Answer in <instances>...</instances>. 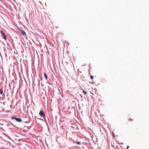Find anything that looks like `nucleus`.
Listing matches in <instances>:
<instances>
[{"mask_svg":"<svg viewBox=\"0 0 149 149\" xmlns=\"http://www.w3.org/2000/svg\"><path fill=\"white\" fill-rule=\"evenodd\" d=\"M23 44L27 43L28 44H31V42L29 39H28L27 38H22L21 40Z\"/></svg>","mask_w":149,"mask_h":149,"instance_id":"f257e3e1","label":"nucleus"},{"mask_svg":"<svg viewBox=\"0 0 149 149\" xmlns=\"http://www.w3.org/2000/svg\"><path fill=\"white\" fill-rule=\"evenodd\" d=\"M39 115L41 117L43 118L44 119H45L46 117L44 112L42 110H41L40 111Z\"/></svg>","mask_w":149,"mask_h":149,"instance_id":"f03ea898","label":"nucleus"},{"mask_svg":"<svg viewBox=\"0 0 149 149\" xmlns=\"http://www.w3.org/2000/svg\"><path fill=\"white\" fill-rule=\"evenodd\" d=\"M12 119H15L17 122H21L22 121V119L19 118H17L15 117H13L12 118Z\"/></svg>","mask_w":149,"mask_h":149,"instance_id":"7ed1b4c3","label":"nucleus"},{"mask_svg":"<svg viewBox=\"0 0 149 149\" xmlns=\"http://www.w3.org/2000/svg\"><path fill=\"white\" fill-rule=\"evenodd\" d=\"M0 33L1 35V36H3V37H6V35L3 31H1Z\"/></svg>","mask_w":149,"mask_h":149,"instance_id":"20e7f679","label":"nucleus"},{"mask_svg":"<svg viewBox=\"0 0 149 149\" xmlns=\"http://www.w3.org/2000/svg\"><path fill=\"white\" fill-rule=\"evenodd\" d=\"M3 90L2 89H0V94H2L3 96H4L5 95L4 94H3Z\"/></svg>","mask_w":149,"mask_h":149,"instance_id":"39448f33","label":"nucleus"},{"mask_svg":"<svg viewBox=\"0 0 149 149\" xmlns=\"http://www.w3.org/2000/svg\"><path fill=\"white\" fill-rule=\"evenodd\" d=\"M21 33L23 35H26V33L23 30H21Z\"/></svg>","mask_w":149,"mask_h":149,"instance_id":"423d86ee","label":"nucleus"},{"mask_svg":"<svg viewBox=\"0 0 149 149\" xmlns=\"http://www.w3.org/2000/svg\"><path fill=\"white\" fill-rule=\"evenodd\" d=\"M44 76H45V79H47V74L45 73L44 74Z\"/></svg>","mask_w":149,"mask_h":149,"instance_id":"0eeeda50","label":"nucleus"},{"mask_svg":"<svg viewBox=\"0 0 149 149\" xmlns=\"http://www.w3.org/2000/svg\"><path fill=\"white\" fill-rule=\"evenodd\" d=\"M83 92L85 95H86V92L85 91H84V90H83Z\"/></svg>","mask_w":149,"mask_h":149,"instance_id":"6e6552de","label":"nucleus"},{"mask_svg":"<svg viewBox=\"0 0 149 149\" xmlns=\"http://www.w3.org/2000/svg\"><path fill=\"white\" fill-rule=\"evenodd\" d=\"M29 39L30 40L31 42L32 41H33V40L31 38H29Z\"/></svg>","mask_w":149,"mask_h":149,"instance_id":"1a4fd4ad","label":"nucleus"},{"mask_svg":"<svg viewBox=\"0 0 149 149\" xmlns=\"http://www.w3.org/2000/svg\"><path fill=\"white\" fill-rule=\"evenodd\" d=\"M90 78L91 79H93V77L92 75H91L90 77Z\"/></svg>","mask_w":149,"mask_h":149,"instance_id":"9d476101","label":"nucleus"},{"mask_svg":"<svg viewBox=\"0 0 149 149\" xmlns=\"http://www.w3.org/2000/svg\"><path fill=\"white\" fill-rule=\"evenodd\" d=\"M29 122H30V121H29V120L28 121H26L25 122V123H29Z\"/></svg>","mask_w":149,"mask_h":149,"instance_id":"9b49d317","label":"nucleus"},{"mask_svg":"<svg viewBox=\"0 0 149 149\" xmlns=\"http://www.w3.org/2000/svg\"><path fill=\"white\" fill-rule=\"evenodd\" d=\"M77 144L78 145H80L81 144V143L79 141L77 142Z\"/></svg>","mask_w":149,"mask_h":149,"instance_id":"f8f14e48","label":"nucleus"},{"mask_svg":"<svg viewBox=\"0 0 149 149\" xmlns=\"http://www.w3.org/2000/svg\"><path fill=\"white\" fill-rule=\"evenodd\" d=\"M5 41H6L7 40V38H3Z\"/></svg>","mask_w":149,"mask_h":149,"instance_id":"ddd939ff","label":"nucleus"},{"mask_svg":"<svg viewBox=\"0 0 149 149\" xmlns=\"http://www.w3.org/2000/svg\"><path fill=\"white\" fill-rule=\"evenodd\" d=\"M130 120L131 121H132L133 120L132 119L130 118Z\"/></svg>","mask_w":149,"mask_h":149,"instance_id":"4468645a","label":"nucleus"},{"mask_svg":"<svg viewBox=\"0 0 149 149\" xmlns=\"http://www.w3.org/2000/svg\"><path fill=\"white\" fill-rule=\"evenodd\" d=\"M53 108H54V109H55V105H54H54L53 106Z\"/></svg>","mask_w":149,"mask_h":149,"instance_id":"2eb2a0df","label":"nucleus"},{"mask_svg":"<svg viewBox=\"0 0 149 149\" xmlns=\"http://www.w3.org/2000/svg\"><path fill=\"white\" fill-rule=\"evenodd\" d=\"M53 109H51V112H52V111H53Z\"/></svg>","mask_w":149,"mask_h":149,"instance_id":"dca6fc26","label":"nucleus"},{"mask_svg":"<svg viewBox=\"0 0 149 149\" xmlns=\"http://www.w3.org/2000/svg\"><path fill=\"white\" fill-rule=\"evenodd\" d=\"M129 147V146H127V149H128Z\"/></svg>","mask_w":149,"mask_h":149,"instance_id":"f3484780","label":"nucleus"}]
</instances>
